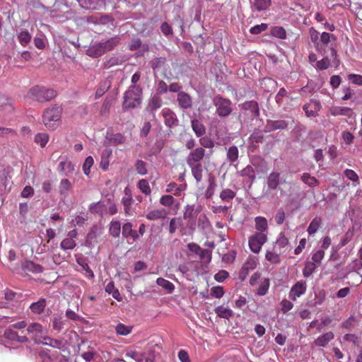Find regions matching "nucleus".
<instances>
[{
	"mask_svg": "<svg viewBox=\"0 0 362 362\" xmlns=\"http://www.w3.org/2000/svg\"><path fill=\"white\" fill-rule=\"evenodd\" d=\"M209 155L206 153V150L202 147H196L189 153L186 158L187 164L197 183L200 182L203 178L204 167L202 165V161Z\"/></svg>",
	"mask_w": 362,
	"mask_h": 362,
	"instance_id": "obj_1",
	"label": "nucleus"
},
{
	"mask_svg": "<svg viewBox=\"0 0 362 362\" xmlns=\"http://www.w3.org/2000/svg\"><path fill=\"white\" fill-rule=\"evenodd\" d=\"M142 89L138 85L131 86L124 94L122 107L124 110L137 107L141 102Z\"/></svg>",
	"mask_w": 362,
	"mask_h": 362,
	"instance_id": "obj_2",
	"label": "nucleus"
},
{
	"mask_svg": "<svg viewBox=\"0 0 362 362\" xmlns=\"http://www.w3.org/2000/svg\"><path fill=\"white\" fill-rule=\"evenodd\" d=\"M62 108L54 105L47 108V128L54 129L61 122Z\"/></svg>",
	"mask_w": 362,
	"mask_h": 362,
	"instance_id": "obj_3",
	"label": "nucleus"
},
{
	"mask_svg": "<svg viewBox=\"0 0 362 362\" xmlns=\"http://www.w3.org/2000/svg\"><path fill=\"white\" fill-rule=\"evenodd\" d=\"M337 37L334 34H331L327 32H323L320 35V46H322L321 53L322 55L325 54V47H328L329 43L331 42L330 45V52L331 57L334 58V62L336 64H339V61L337 59V50L333 45L332 42H335L337 41Z\"/></svg>",
	"mask_w": 362,
	"mask_h": 362,
	"instance_id": "obj_4",
	"label": "nucleus"
},
{
	"mask_svg": "<svg viewBox=\"0 0 362 362\" xmlns=\"http://www.w3.org/2000/svg\"><path fill=\"white\" fill-rule=\"evenodd\" d=\"M213 103L216 107V113L218 116L227 117L231 113V101L229 99L216 96L214 98Z\"/></svg>",
	"mask_w": 362,
	"mask_h": 362,
	"instance_id": "obj_5",
	"label": "nucleus"
},
{
	"mask_svg": "<svg viewBox=\"0 0 362 362\" xmlns=\"http://www.w3.org/2000/svg\"><path fill=\"white\" fill-rule=\"evenodd\" d=\"M28 333L37 344H45V332L43 327L37 322L31 323L27 328Z\"/></svg>",
	"mask_w": 362,
	"mask_h": 362,
	"instance_id": "obj_6",
	"label": "nucleus"
},
{
	"mask_svg": "<svg viewBox=\"0 0 362 362\" xmlns=\"http://www.w3.org/2000/svg\"><path fill=\"white\" fill-rule=\"evenodd\" d=\"M267 241V236L264 233H255L248 238V245L250 250L258 254L262 245Z\"/></svg>",
	"mask_w": 362,
	"mask_h": 362,
	"instance_id": "obj_7",
	"label": "nucleus"
},
{
	"mask_svg": "<svg viewBox=\"0 0 362 362\" xmlns=\"http://www.w3.org/2000/svg\"><path fill=\"white\" fill-rule=\"evenodd\" d=\"M257 264V259L255 257L250 256L243 264L240 270L238 277L241 281H244L247 276L249 272L254 270Z\"/></svg>",
	"mask_w": 362,
	"mask_h": 362,
	"instance_id": "obj_8",
	"label": "nucleus"
},
{
	"mask_svg": "<svg viewBox=\"0 0 362 362\" xmlns=\"http://www.w3.org/2000/svg\"><path fill=\"white\" fill-rule=\"evenodd\" d=\"M161 114L164 119V123L168 127L172 128L177 125L178 119L176 115L170 109L163 108L161 111Z\"/></svg>",
	"mask_w": 362,
	"mask_h": 362,
	"instance_id": "obj_9",
	"label": "nucleus"
},
{
	"mask_svg": "<svg viewBox=\"0 0 362 362\" xmlns=\"http://www.w3.org/2000/svg\"><path fill=\"white\" fill-rule=\"evenodd\" d=\"M320 108V103L317 100H311L310 103L305 104L303 107L306 116L309 117H315Z\"/></svg>",
	"mask_w": 362,
	"mask_h": 362,
	"instance_id": "obj_10",
	"label": "nucleus"
},
{
	"mask_svg": "<svg viewBox=\"0 0 362 362\" xmlns=\"http://www.w3.org/2000/svg\"><path fill=\"white\" fill-rule=\"evenodd\" d=\"M306 291V284L303 281H298L295 284L291 289L289 293V298L296 300L297 298L304 294Z\"/></svg>",
	"mask_w": 362,
	"mask_h": 362,
	"instance_id": "obj_11",
	"label": "nucleus"
},
{
	"mask_svg": "<svg viewBox=\"0 0 362 362\" xmlns=\"http://www.w3.org/2000/svg\"><path fill=\"white\" fill-rule=\"evenodd\" d=\"M329 112L332 116H346L349 118L352 117L354 115L353 110L350 107L332 106L329 108Z\"/></svg>",
	"mask_w": 362,
	"mask_h": 362,
	"instance_id": "obj_12",
	"label": "nucleus"
},
{
	"mask_svg": "<svg viewBox=\"0 0 362 362\" xmlns=\"http://www.w3.org/2000/svg\"><path fill=\"white\" fill-rule=\"evenodd\" d=\"M281 175L279 172H272L267 177V184L268 189L276 190L280 184Z\"/></svg>",
	"mask_w": 362,
	"mask_h": 362,
	"instance_id": "obj_13",
	"label": "nucleus"
},
{
	"mask_svg": "<svg viewBox=\"0 0 362 362\" xmlns=\"http://www.w3.org/2000/svg\"><path fill=\"white\" fill-rule=\"evenodd\" d=\"M45 93V90L42 86H35L29 90L28 96L33 100L43 102Z\"/></svg>",
	"mask_w": 362,
	"mask_h": 362,
	"instance_id": "obj_14",
	"label": "nucleus"
},
{
	"mask_svg": "<svg viewBox=\"0 0 362 362\" xmlns=\"http://www.w3.org/2000/svg\"><path fill=\"white\" fill-rule=\"evenodd\" d=\"M242 110H248L252 116L258 117L259 116V107L257 102L255 100L246 101L241 105Z\"/></svg>",
	"mask_w": 362,
	"mask_h": 362,
	"instance_id": "obj_15",
	"label": "nucleus"
},
{
	"mask_svg": "<svg viewBox=\"0 0 362 362\" xmlns=\"http://www.w3.org/2000/svg\"><path fill=\"white\" fill-rule=\"evenodd\" d=\"M186 184L177 185L176 182H172L166 186L165 192L172 193L174 196L179 197L181 195L182 192L186 189Z\"/></svg>",
	"mask_w": 362,
	"mask_h": 362,
	"instance_id": "obj_16",
	"label": "nucleus"
},
{
	"mask_svg": "<svg viewBox=\"0 0 362 362\" xmlns=\"http://www.w3.org/2000/svg\"><path fill=\"white\" fill-rule=\"evenodd\" d=\"M58 170L63 175L68 176L74 172V166L67 159H62L59 163Z\"/></svg>",
	"mask_w": 362,
	"mask_h": 362,
	"instance_id": "obj_17",
	"label": "nucleus"
},
{
	"mask_svg": "<svg viewBox=\"0 0 362 362\" xmlns=\"http://www.w3.org/2000/svg\"><path fill=\"white\" fill-rule=\"evenodd\" d=\"M168 211L164 209H156L149 211L146 217L149 221H156L167 218Z\"/></svg>",
	"mask_w": 362,
	"mask_h": 362,
	"instance_id": "obj_18",
	"label": "nucleus"
},
{
	"mask_svg": "<svg viewBox=\"0 0 362 362\" xmlns=\"http://www.w3.org/2000/svg\"><path fill=\"white\" fill-rule=\"evenodd\" d=\"M177 102L182 108L187 109L192 107V100L190 95L185 92L177 94Z\"/></svg>",
	"mask_w": 362,
	"mask_h": 362,
	"instance_id": "obj_19",
	"label": "nucleus"
},
{
	"mask_svg": "<svg viewBox=\"0 0 362 362\" xmlns=\"http://www.w3.org/2000/svg\"><path fill=\"white\" fill-rule=\"evenodd\" d=\"M334 337V334L332 332H328L325 334L318 337L314 341L315 345L317 346H325L332 341Z\"/></svg>",
	"mask_w": 362,
	"mask_h": 362,
	"instance_id": "obj_20",
	"label": "nucleus"
},
{
	"mask_svg": "<svg viewBox=\"0 0 362 362\" xmlns=\"http://www.w3.org/2000/svg\"><path fill=\"white\" fill-rule=\"evenodd\" d=\"M21 267L24 271L31 272L36 274L43 272V267L42 266L37 264L32 261H25L22 264Z\"/></svg>",
	"mask_w": 362,
	"mask_h": 362,
	"instance_id": "obj_21",
	"label": "nucleus"
},
{
	"mask_svg": "<svg viewBox=\"0 0 362 362\" xmlns=\"http://www.w3.org/2000/svg\"><path fill=\"white\" fill-rule=\"evenodd\" d=\"M310 40L313 43L317 52L322 53V46H320V39H319L320 33L314 28H310Z\"/></svg>",
	"mask_w": 362,
	"mask_h": 362,
	"instance_id": "obj_22",
	"label": "nucleus"
},
{
	"mask_svg": "<svg viewBox=\"0 0 362 362\" xmlns=\"http://www.w3.org/2000/svg\"><path fill=\"white\" fill-rule=\"evenodd\" d=\"M200 212L199 208H195L194 205H187L185 207V211L183 213L184 219H194L197 214Z\"/></svg>",
	"mask_w": 362,
	"mask_h": 362,
	"instance_id": "obj_23",
	"label": "nucleus"
},
{
	"mask_svg": "<svg viewBox=\"0 0 362 362\" xmlns=\"http://www.w3.org/2000/svg\"><path fill=\"white\" fill-rule=\"evenodd\" d=\"M192 128L197 137L202 136L206 133L204 125L198 119L192 120Z\"/></svg>",
	"mask_w": 362,
	"mask_h": 362,
	"instance_id": "obj_24",
	"label": "nucleus"
},
{
	"mask_svg": "<svg viewBox=\"0 0 362 362\" xmlns=\"http://www.w3.org/2000/svg\"><path fill=\"white\" fill-rule=\"evenodd\" d=\"M216 314L221 318L229 319L233 313L232 310L224 305H219L215 308Z\"/></svg>",
	"mask_w": 362,
	"mask_h": 362,
	"instance_id": "obj_25",
	"label": "nucleus"
},
{
	"mask_svg": "<svg viewBox=\"0 0 362 362\" xmlns=\"http://www.w3.org/2000/svg\"><path fill=\"white\" fill-rule=\"evenodd\" d=\"M255 229L257 233H264L268 229L267 220L262 216H257L255 218Z\"/></svg>",
	"mask_w": 362,
	"mask_h": 362,
	"instance_id": "obj_26",
	"label": "nucleus"
},
{
	"mask_svg": "<svg viewBox=\"0 0 362 362\" xmlns=\"http://www.w3.org/2000/svg\"><path fill=\"white\" fill-rule=\"evenodd\" d=\"M125 196L122 199V203L124 205V210L126 214H129L131 206L132 204V197L129 193V190L126 188L124 189Z\"/></svg>",
	"mask_w": 362,
	"mask_h": 362,
	"instance_id": "obj_27",
	"label": "nucleus"
},
{
	"mask_svg": "<svg viewBox=\"0 0 362 362\" xmlns=\"http://www.w3.org/2000/svg\"><path fill=\"white\" fill-rule=\"evenodd\" d=\"M272 4V0H253L252 6L257 11H262L267 10Z\"/></svg>",
	"mask_w": 362,
	"mask_h": 362,
	"instance_id": "obj_28",
	"label": "nucleus"
},
{
	"mask_svg": "<svg viewBox=\"0 0 362 362\" xmlns=\"http://www.w3.org/2000/svg\"><path fill=\"white\" fill-rule=\"evenodd\" d=\"M112 154L110 149H105L103 151L101 155V160L100 166L102 170H107L110 164V156Z\"/></svg>",
	"mask_w": 362,
	"mask_h": 362,
	"instance_id": "obj_29",
	"label": "nucleus"
},
{
	"mask_svg": "<svg viewBox=\"0 0 362 362\" xmlns=\"http://www.w3.org/2000/svg\"><path fill=\"white\" fill-rule=\"evenodd\" d=\"M89 55L95 57H100L105 53V49H104L102 42L97 43L93 45L88 49Z\"/></svg>",
	"mask_w": 362,
	"mask_h": 362,
	"instance_id": "obj_30",
	"label": "nucleus"
},
{
	"mask_svg": "<svg viewBox=\"0 0 362 362\" xmlns=\"http://www.w3.org/2000/svg\"><path fill=\"white\" fill-rule=\"evenodd\" d=\"M30 308L33 313L40 314L45 308V299L40 298L37 302L33 303Z\"/></svg>",
	"mask_w": 362,
	"mask_h": 362,
	"instance_id": "obj_31",
	"label": "nucleus"
},
{
	"mask_svg": "<svg viewBox=\"0 0 362 362\" xmlns=\"http://www.w3.org/2000/svg\"><path fill=\"white\" fill-rule=\"evenodd\" d=\"M270 286V281L268 278L262 279L259 285L256 294L259 296H265Z\"/></svg>",
	"mask_w": 362,
	"mask_h": 362,
	"instance_id": "obj_32",
	"label": "nucleus"
},
{
	"mask_svg": "<svg viewBox=\"0 0 362 362\" xmlns=\"http://www.w3.org/2000/svg\"><path fill=\"white\" fill-rule=\"evenodd\" d=\"M270 130L284 129L288 127L287 122L284 120H272L267 124Z\"/></svg>",
	"mask_w": 362,
	"mask_h": 362,
	"instance_id": "obj_33",
	"label": "nucleus"
},
{
	"mask_svg": "<svg viewBox=\"0 0 362 362\" xmlns=\"http://www.w3.org/2000/svg\"><path fill=\"white\" fill-rule=\"evenodd\" d=\"M200 147H202L203 148H209L210 149L209 153L210 155L213 153V148L214 147V141L208 137V136H204L199 139V140Z\"/></svg>",
	"mask_w": 362,
	"mask_h": 362,
	"instance_id": "obj_34",
	"label": "nucleus"
},
{
	"mask_svg": "<svg viewBox=\"0 0 362 362\" xmlns=\"http://www.w3.org/2000/svg\"><path fill=\"white\" fill-rule=\"evenodd\" d=\"M165 63V57H156L151 62V66L154 71H158L164 67Z\"/></svg>",
	"mask_w": 362,
	"mask_h": 362,
	"instance_id": "obj_35",
	"label": "nucleus"
},
{
	"mask_svg": "<svg viewBox=\"0 0 362 362\" xmlns=\"http://www.w3.org/2000/svg\"><path fill=\"white\" fill-rule=\"evenodd\" d=\"M301 180L310 187H314L319 185V181L309 173H305L301 175Z\"/></svg>",
	"mask_w": 362,
	"mask_h": 362,
	"instance_id": "obj_36",
	"label": "nucleus"
},
{
	"mask_svg": "<svg viewBox=\"0 0 362 362\" xmlns=\"http://www.w3.org/2000/svg\"><path fill=\"white\" fill-rule=\"evenodd\" d=\"M156 283L158 286L166 290L168 293H171L175 289L174 284L163 278H158Z\"/></svg>",
	"mask_w": 362,
	"mask_h": 362,
	"instance_id": "obj_37",
	"label": "nucleus"
},
{
	"mask_svg": "<svg viewBox=\"0 0 362 362\" xmlns=\"http://www.w3.org/2000/svg\"><path fill=\"white\" fill-rule=\"evenodd\" d=\"M109 232L114 238H119L121 232L120 222L119 221H111Z\"/></svg>",
	"mask_w": 362,
	"mask_h": 362,
	"instance_id": "obj_38",
	"label": "nucleus"
},
{
	"mask_svg": "<svg viewBox=\"0 0 362 362\" xmlns=\"http://www.w3.org/2000/svg\"><path fill=\"white\" fill-rule=\"evenodd\" d=\"M239 151L235 146H230L227 151V158L230 163L235 162L238 158Z\"/></svg>",
	"mask_w": 362,
	"mask_h": 362,
	"instance_id": "obj_39",
	"label": "nucleus"
},
{
	"mask_svg": "<svg viewBox=\"0 0 362 362\" xmlns=\"http://www.w3.org/2000/svg\"><path fill=\"white\" fill-rule=\"evenodd\" d=\"M321 222H322L321 218H320V217L314 218L313 219V221L310 222V223L308 228V233L310 235L315 233L317 231V230L321 224Z\"/></svg>",
	"mask_w": 362,
	"mask_h": 362,
	"instance_id": "obj_40",
	"label": "nucleus"
},
{
	"mask_svg": "<svg viewBox=\"0 0 362 362\" xmlns=\"http://www.w3.org/2000/svg\"><path fill=\"white\" fill-rule=\"evenodd\" d=\"M137 187L140 189V191L145 195L151 194V189L149 183L146 180L141 179V180H139L137 184Z\"/></svg>",
	"mask_w": 362,
	"mask_h": 362,
	"instance_id": "obj_41",
	"label": "nucleus"
},
{
	"mask_svg": "<svg viewBox=\"0 0 362 362\" xmlns=\"http://www.w3.org/2000/svg\"><path fill=\"white\" fill-rule=\"evenodd\" d=\"M216 187V182L214 177L211 176L209 178V186L206 189L205 197L206 199H211L214 194V190Z\"/></svg>",
	"mask_w": 362,
	"mask_h": 362,
	"instance_id": "obj_42",
	"label": "nucleus"
},
{
	"mask_svg": "<svg viewBox=\"0 0 362 362\" xmlns=\"http://www.w3.org/2000/svg\"><path fill=\"white\" fill-rule=\"evenodd\" d=\"M197 225L198 227L202 230L210 228L211 223L206 214H202L199 215Z\"/></svg>",
	"mask_w": 362,
	"mask_h": 362,
	"instance_id": "obj_43",
	"label": "nucleus"
},
{
	"mask_svg": "<svg viewBox=\"0 0 362 362\" xmlns=\"http://www.w3.org/2000/svg\"><path fill=\"white\" fill-rule=\"evenodd\" d=\"M72 188L71 182L67 179H62L59 183V190L61 194H66Z\"/></svg>",
	"mask_w": 362,
	"mask_h": 362,
	"instance_id": "obj_44",
	"label": "nucleus"
},
{
	"mask_svg": "<svg viewBox=\"0 0 362 362\" xmlns=\"http://www.w3.org/2000/svg\"><path fill=\"white\" fill-rule=\"evenodd\" d=\"M240 175L242 177H247L251 180V181H254L255 180V172L253 168L250 165H247L245 168H243L240 171Z\"/></svg>",
	"mask_w": 362,
	"mask_h": 362,
	"instance_id": "obj_45",
	"label": "nucleus"
},
{
	"mask_svg": "<svg viewBox=\"0 0 362 362\" xmlns=\"http://www.w3.org/2000/svg\"><path fill=\"white\" fill-rule=\"evenodd\" d=\"M119 38L118 37H112L107 41L102 42L105 52L112 50L119 42Z\"/></svg>",
	"mask_w": 362,
	"mask_h": 362,
	"instance_id": "obj_46",
	"label": "nucleus"
},
{
	"mask_svg": "<svg viewBox=\"0 0 362 362\" xmlns=\"http://www.w3.org/2000/svg\"><path fill=\"white\" fill-rule=\"evenodd\" d=\"M235 197V192L230 189H223L220 194V198L223 202H230Z\"/></svg>",
	"mask_w": 362,
	"mask_h": 362,
	"instance_id": "obj_47",
	"label": "nucleus"
},
{
	"mask_svg": "<svg viewBox=\"0 0 362 362\" xmlns=\"http://www.w3.org/2000/svg\"><path fill=\"white\" fill-rule=\"evenodd\" d=\"M315 262H308L305 264L303 270V274L305 277H309L315 272L317 267Z\"/></svg>",
	"mask_w": 362,
	"mask_h": 362,
	"instance_id": "obj_48",
	"label": "nucleus"
},
{
	"mask_svg": "<svg viewBox=\"0 0 362 362\" xmlns=\"http://www.w3.org/2000/svg\"><path fill=\"white\" fill-rule=\"evenodd\" d=\"M132 327L127 326L122 323H119L116 326L115 331L117 334L126 336L132 332Z\"/></svg>",
	"mask_w": 362,
	"mask_h": 362,
	"instance_id": "obj_49",
	"label": "nucleus"
},
{
	"mask_svg": "<svg viewBox=\"0 0 362 362\" xmlns=\"http://www.w3.org/2000/svg\"><path fill=\"white\" fill-rule=\"evenodd\" d=\"M135 169L141 175H145L147 174V168H146V163L143 161L142 160H137L135 163Z\"/></svg>",
	"mask_w": 362,
	"mask_h": 362,
	"instance_id": "obj_50",
	"label": "nucleus"
},
{
	"mask_svg": "<svg viewBox=\"0 0 362 362\" xmlns=\"http://www.w3.org/2000/svg\"><path fill=\"white\" fill-rule=\"evenodd\" d=\"M162 105V100L161 98L158 95H153L149 103H148V107L151 110H157L160 108Z\"/></svg>",
	"mask_w": 362,
	"mask_h": 362,
	"instance_id": "obj_51",
	"label": "nucleus"
},
{
	"mask_svg": "<svg viewBox=\"0 0 362 362\" xmlns=\"http://www.w3.org/2000/svg\"><path fill=\"white\" fill-rule=\"evenodd\" d=\"M175 199L172 195H163L160 198V204L164 206L172 207L175 204Z\"/></svg>",
	"mask_w": 362,
	"mask_h": 362,
	"instance_id": "obj_52",
	"label": "nucleus"
},
{
	"mask_svg": "<svg viewBox=\"0 0 362 362\" xmlns=\"http://www.w3.org/2000/svg\"><path fill=\"white\" fill-rule=\"evenodd\" d=\"M265 258L272 264H277L280 262L279 255L273 251H267Z\"/></svg>",
	"mask_w": 362,
	"mask_h": 362,
	"instance_id": "obj_53",
	"label": "nucleus"
},
{
	"mask_svg": "<svg viewBox=\"0 0 362 362\" xmlns=\"http://www.w3.org/2000/svg\"><path fill=\"white\" fill-rule=\"evenodd\" d=\"M76 244L72 238H65L61 243V247L64 250H72L76 247Z\"/></svg>",
	"mask_w": 362,
	"mask_h": 362,
	"instance_id": "obj_54",
	"label": "nucleus"
},
{
	"mask_svg": "<svg viewBox=\"0 0 362 362\" xmlns=\"http://www.w3.org/2000/svg\"><path fill=\"white\" fill-rule=\"evenodd\" d=\"M105 208V204L100 202L90 204L89 210L91 213L102 214Z\"/></svg>",
	"mask_w": 362,
	"mask_h": 362,
	"instance_id": "obj_55",
	"label": "nucleus"
},
{
	"mask_svg": "<svg viewBox=\"0 0 362 362\" xmlns=\"http://www.w3.org/2000/svg\"><path fill=\"white\" fill-rule=\"evenodd\" d=\"M94 163V160L92 156H88L83 165V170L85 175H88L90 174V170L91 167Z\"/></svg>",
	"mask_w": 362,
	"mask_h": 362,
	"instance_id": "obj_56",
	"label": "nucleus"
},
{
	"mask_svg": "<svg viewBox=\"0 0 362 362\" xmlns=\"http://www.w3.org/2000/svg\"><path fill=\"white\" fill-rule=\"evenodd\" d=\"M272 35L279 39H285L286 37V32L282 27H275L272 30Z\"/></svg>",
	"mask_w": 362,
	"mask_h": 362,
	"instance_id": "obj_57",
	"label": "nucleus"
},
{
	"mask_svg": "<svg viewBox=\"0 0 362 362\" xmlns=\"http://www.w3.org/2000/svg\"><path fill=\"white\" fill-rule=\"evenodd\" d=\"M110 86L107 81L100 83L95 92V98H100L108 90Z\"/></svg>",
	"mask_w": 362,
	"mask_h": 362,
	"instance_id": "obj_58",
	"label": "nucleus"
},
{
	"mask_svg": "<svg viewBox=\"0 0 362 362\" xmlns=\"http://www.w3.org/2000/svg\"><path fill=\"white\" fill-rule=\"evenodd\" d=\"M110 143L113 145L123 144L125 142L124 136L119 133L113 134L110 139Z\"/></svg>",
	"mask_w": 362,
	"mask_h": 362,
	"instance_id": "obj_59",
	"label": "nucleus"
},
{
	"mask_svg": "<svg viewBox=\"0 0 362 362\" xmlns=\"http://www.w3.org/2000/svg\"><path fill=\"white\" fill-rule=\"evenodd\" d=\"M268 28V25L267 23H261L259 25H256L252 27L250 29V33L253 35H258L263 31H265Z\"/></svg>",
	"mask_w": 362,
	"mask_h": 362,
	"instance_id": "obj_60",
	"label": "nucleus"
},
{
	"mask_svg": "<svg viewBox=\"0 0 362 362\" xmlns=\"http://www.w3.org/2000/svg\"><path fill=\"white\" fill-rule=\"evenodd\" d=\"M325 256V252L323 250H319L315 252L312 256V262H315L317 266L321 264V261Z\"/></svg>",
	"mask_w": 362,
	"mask_h": 362,
	"instance_id": "obj_61",
	"label": "nucleus"
},
{
	"mask_svg": "<svg viewBox=\"0 0 362 362\" xmlns=\"http://www.w3.org/2000/svg\"><path fill=\"white\" fill-rule=\"evenodd\" d=\"M19 42L23 46H25L31 40V36L27 31L21 32L18 37Z\"/></svg>",
	"mask_w": 362,
	"mask_h": 362,
	"instance_id": "obj_62",
	"label": "nucleus"
},
{
	"mask_svg": "<svg viewBox=\"0 0 362 362\" xmlns=\"http://www.w3.org/2000/svg\"><path fill=\"white\" fill-rule=\"evenodd\" d=\"M330 65V60L327 57H324L320 61L317 62L315 68L319 70H325L329 68Z\"/></svg>",
	"mask_w": 362,
	"mask_h": 362,
	"instance_id": "obj_63",
	"label": "nucleus"
},
{
	"mask_svg": "<svg viewBox=\"0 0 362 362\" xmlns=\"http://www.w3.org/2000/svg\"><path fill=\"white\" fill-rule=\"evenodd\" d=\"M223 294V288L221 286H214L211 289V296L214 298H220Z\"/></svg>",
	"mask_w": 362,
	"mask_h": 362,
	"instance_id": "obj_64",
	"label": "nucleus"
}]
</instances>
